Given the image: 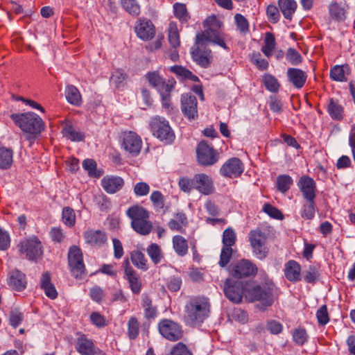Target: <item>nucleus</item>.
<instances>
[{
	"mask_svg": "<svg viewBox=\"0 0 355 355\" xmlns=\"http://www.w3.org/2000/svg\"><path fill=\"white\" fill-rule=\"evenodd\" d=\"M210 302L208 297L194 296L190 298L184 309V322L196 327L200 324L209 316Z\"/></svg>",
	"mask_w": 355,
	"mask_h": 355,
	"instance_id": "obj_1",
	"label": "nucleus"
},
{
	"mask_svg": "<svg viewBox=\"0 0 355 355\" xmlns=\"http://www.w3.org/2000/svg\"><path fill=\"white\" fill-rule=\"evenodd\" d=\"M10 118L26 134V139L31 141H34L45 128L42 119L33 112L12 114Z\"/></svg>",
	"mask_w": 355,
	"mask_h": 355,
	"instance_id": "obj_2",
	"label": "nucleus"
},
{
	"mask_svg": "<svg viewBox=\"0 0 355 355\" xmlns=\"http://www.w3.org/2000/svg\"><path fill=\"white\" fill-rule=\"evenodd\" d=\"M126 216L131 220L132 228L141 235H148L153 230L149 211L142 206L135 205L126 210Z\"/></svg>",
	"mask_w": 355,
	"mask_h": 355,
	"instance_id": "obj_3",
	"label": "nucleus"
},
{
	"mask_svg": "<svg viewBox=\"0 0 355 355\" xmlns=\"http://www.w3.org/2000/svg\"><path fill=\"white\" fill-rule=\"evenodd\" d=\"M245 299L248 302H259L264 307L270 306L274 302L272 288L267 284L252 286L245 289Z\"/></svg>",
	"mask_w": 355,
	"mask_h": 355,
	"instance_id": "obj_4",
	"label": "nucleus"
},
{
	"mask_svg": "<svg viewBox=\"0 0 355 355\" xmlns=\"http://www.w3.org/2000/svg\"><path fill=\"white\" fill-rule=\"evenodd\" d=\"M153 135L166 144H171L175 139V134L169 123L164 117L155 116L150 123Z\"/></svg>",
	"mask_w": 355,
	"mask_h": 355,
	"instance_id": "obj_5",
	"label": "nucleus"
},
{
	"mask_svg": "<svg viewBox=\"0 0 355 355\" xmlns=\"http://www.w3.org/2000/svg\"><path fill=\"white\" fill-rule=\"evenodd\" d=\"M157 328L162 336L171 342L180 340L184 336L182 326L171 319L161 320L157 324Z\"/></svg>",
	"mask_w": 355,
	"mask_h": 355,
	"instance_id": "obj_6",
	"label": "nucleus"
},
{
	"mask_svg": "<svg viewBox=\"0 0 355 355\" xmlns=\"http://www.w3.org/2000/svg\"><path fill=\"white\" fill-rule=\"evenodd\" d=\"M21 254L30 261H37L43 254L42 246L37 237L31 238L21 241L17 245Z\"/></svg>",
	"mask_w": 355,
	"mask_h": 355,
	"instance_id": "obj_7",
	"label": "nucleus"
},
{
	"mask_svg": "<svg viewBox=\"0 0 355 355\" xmlns=\"http://www.w3.org/2000/svg\"><path fill=\"white\" fill-rule=\"evenodd\" d=\"M68 263L73 277L78 278L85 271L83 255L81 249L77 245H72L68 252Z\"/></svg>",
	"mask_w": 355,
	"mask_h": 355,
	"instance_id": "obj_8",
	"label": "nucleus"
},
{
	"mask_svg": "<svg viewBox=\"0 0 355 355\" xmlns=\"http://www.w3.org/2000/svg\"><path fill=\"white\" fill-rule=\"evenodd\" d=\"M249 283L243 284L242 282L227 279L224 284V293L227 299L234 303H240L245 297V289Z\"/></svg>",
	"mask_w": 355,
	"mask_h": 355,
	"instance_id": "obj_9",
	"label": "nucleus"
},
{
	"mask_svg": "<svg viewBox=\"0 0 355 355\" xmlns=\"http://www.w3.org/2000/svg\"><path fill=\"white\" fill-rule=\"evenodd\" d=\"M249 239L256 257L259 259L266 258L268 252L266 246L267 241L266 232L261 230H252L250 233Z\"/></svg>",
	"mask_w": 355,
	"mask_h": 355,
	"instance_id": "obj_10",
	"label": "nucleus"
},
{
	"mask_svg": "<svg viewBox=\"0 0 355 355\" xmlns=\"http://www.w3.org/2000/svg\"><path fill=\"white\" fill-rule=\"evenodd\" d=\"M197 158L198 162L203 166H211L218 162L219 154L205 141H201L198 145Z\"/></svg>",
	"mask_w": 355,
	"mask_h": 355,
	"instance_id": "obj_11",
	"label": "nucleus"
},
{
	"mask_svg": "<svg viewBox=\"0 0 355 355\" xmlns=\"http://www.w3.org/2000/svg\"><path fill=\"white\" fill-rule=\"evenodd\" d=\"M191 57L194 62L203 68H207L211 61V51L205 46L203 42H196V46L192 48Z\"/></svg>",
	"mask_w": 355,
	"mask_h": 355,
	"instance_id": "obj_12",
	"label": "nucleus"
},
{
	"mask_svg": "<svg viewBox=\"0 0 355 355\" xmlns=\"http://www.w3.org/2000/svg\"><path fill=\"white\" fill-rule=\"evenodd\" d=\"M243 170L241 160L237 157H232L223 164L220 168V173L225 178H234L240 176Z\"/></svg>",
	"mask_w": 355,
	"mask_h": 355,
	"instance_id": "obj_13",
	"label": "nucleus"
},
{
	"mask_svg": "<svg viewBox=\"0 0 355 355\" xmlns=\"http://www.w3.org/2000/svg\"><path fill=\"white\" fill-rule=\"evenodd\" d=\"M181 110L188 119L198 118V101L196 97L191 94H183L181 96Z\"/></svg>",
	"mask_w": 355,
	"mask_h": 355,
	"instance_id": "obj_14",
	"label": "nucleus"
},
{
	"mask_svg": "<svg viewBox=\"0 0 355 355\" xmlns=\"http://www.w3.org/2000/svg\"><path fill=\"white\" fill-rule=\"evenodd\" d=\"M258 269L256 265L247 259H242L236 263L232 270V275L236 278L255 276Z\"/></svg>",
	"mask_w": 355,
	"mask_h": 355,
	"instance_id": "obj_15",
	"label": "nucleus"
},
{
	"mask_svg": "<svg viewBox=\"0 0 355 355\" xmlns=\"http://www.w3.org/2000/svg\"><path fill=\"white\" fill-rule=\"evenodd\" d=\"M297 187L304 200L315 199L317 187L313 178L307 175L302 176L297 182Z\"/></svg>",
	"mask_w": 355,
	"mask_h": 355,
	"instance_id": "obj_16",
	"label": "nucleus"
},
{
	"mask_svg": "<svg viewBox=\"0 0 355 355\" xmlns=\"http://www.w3.org/2000/svg\"><path fill=\"white\" fill-rule=\"evenodd\" d=\"M123 146L130 154L136 156L140 153L142 141L138 135L130 131L123 135Z\"/></svg>",
	"mask_w": 355,
	"mask_h": 355,
	"instance_id": "obj_17",
	"label": "nucleus"
},
{
	"mask_svg": "<svg viewBox=\"0 0 355 355\" xmlns=\"http://www.w3.org/2000/svg\"><path fill=\"white\" fill-rule=\"evenodd\" d=\"M197 42H210L220 46L225 50H228L225 40L224 35L213 28H207L205 31L196 35Z\"/></svg>",
	"mask_w": 355,
	"mask_h": 355,
	"instance_id": "obj_18",
	"label": "nucleus"
},
{
	"mask_svg": "<svg viewBox=\"0 0 355 355\" xmlns=\"http://www.w3.org/2000/svg\"><path fill=\"white\" fill-rule=\"evenodd\" d=\"M124 274L132 293L135 295L139 294L142 288L141 279L136 270L130 266L128 259L125 261Z\"/></svg>",
	"mask_w": 355,
	"mask_h": 355,
	"instance_id": "obj_19",
	"label": "nucleus"
},
{
	"mask_svg": "<svg viewBox=\"0 0 355 355\" xmlns=\"http://www.w3.org/2000/svg\"><path fill=\"white\" fill-rule=\"evenodd\" d=\"M196 189L204 195H209L214 191L211 178L205 173H198L194 175Z\"/></svg>",
	"mask_w": 355,
	"mask_h": 355,
	"instance_id": "obj_20",
	"label": "nucleus"
},
{
	"mask_svg": "<svg viewBox=\"0 0 355 355\" xmlns=\"http://www.w3.org/2000/svg\"><path fill=\"white\" fill-rule=\"evenodd\" d=\"M286 76L288 82L296 89L302 88L308 77L304 71L293 67L287 69Z\"/></svg>",
	"mask_w": 355,
	"mask_h": 355,
	"instance_id": "obj_21",
	"label": "nucleus"
},
{
	"mask_svg": "<svg viewBox=\"0 0 355 355\" xmlns=\"http://www.w3.org/2000/svg\"><path fill=\"white\" fill-rule=\"evenodd\" d=\"M137 35L143 40H151L155 34V28L149 19H140L135 27Z\"/></svg>",
	"mask_w": 355,
	"mask_h": 355,
	"instance_id": "obj_22",
	"label": "nucleus"
},
{
	"mask_svg": "<svg viewBox=\"0 0 355 355\" xmlns=\"http://www.w3.org/2000/svg\"><path fill=\"white\" fill-rule=\"evenodd\" d=\"M83 236L86 243L95 247H101L107 240L106 234L101 230H87Z\"/></svg>",
	"mask_w": 355,
	"mask_h": 355,
	"instance_id": "obj_23",
	"label": "nucleus"
},
{
	"mask_svg": "<svg viewBox=\"0 0 355 355\" xmlns=\"http://www.w3.org/2000/svg\"><path fill=\"white\" fill-rule=\"evenodd\" d=\"M124 185V180L119 176H105L101 180V186L108 193H115Z\"/></svg>",
	"mask_w": 355,
	"mask_h": 355,
	"instance_id": "obj_24",
	"label": "nucleus"
},
{
	"mask_svg": "<svg viewBox=\"0 0 355 355\" xmlns=\"http://www.w3.org/2000/svg\"><path fill=\"white\" fill-rule=\"evenodd\" d=\"M348 6L345 3L331 2L329 6V16L337 22L344 21L347 18Z\"/></svg>",
	"mask_w": 355,
	"mask_h": 355,
	"instance_id": "obj_25",
	"label": "nucleus"
},
{
	"mask_svg": "<svg viewBox=\"0 0 355 355\" xmlns=\"http://www.w3.org/2000/svg\"><path fill=\"white\" fill-rule=\"evenodd\" d=\"M301 270L300 264L295 260H289L284 264L285 277L291 282H297L301 280Z\"/></svg>",
	"mask_w": 355,
	"mask_h": 355,
	"instance_id": "obj_26",
	"label": "nucleus"
},
{
	"mask_svg": "<svg viewBox=\"0 0 355 355\" xmlns=\"http://www.w3.org/2000/svg\"><path fill=\"white\" fill-rule=\"evenodd\" d=\"M77 335L78 336L75 343V348L80 355H87L96 347L94 341L85 334L78 333Z\"/></svg>",
	"mask_w": 355,
	"mask_h": 355,
	"instance_id": "obj_27",
	"label": "nucleus"
},
{
	"mask_svg": "<svg viewBox=\"0 0 355 355\" xmlns=\"http://www.w3.org/2000/svg\"><path fill=\"white\" fill-rule=\"evenodd\" d=\"M27 284L26 275L20 270L15 269L10 272L8 284L17 291H21L26 288Z\"/></svg>",
	"mask_w": 355,
	"mask_h": 355,
	"instance_id": "obj_28",
	"label": "nucleus"
},
{
	"mask_svg": "<svg viewBox=\"0 0 355 355\" xmlns=\"http://www.w3.org/2000/svg\"><path fill=\"white\" fill-rule=\"evenodd\" d=\"M40 287L44 291L45 295L51 300L58 297V292L55 286L51 282V277L49 272H44L40 279Z\"/></svg>",
	"mask_w": 355,
	"mask_h": 355,
	"instance_id": "obj_29",
	"label": "nucleus"
},
{
	"mask_svg": "<svg viewBox=\"0 0 355 355\" xmlns=\"http://www.w3.org/2000/svg\"><path fill=\"white\" fill-rule=\"evenodd\" d=\"M64 137L71 141H83L85 139V135L78 128L73 126L71 122H67L62 130Z\"/></svg>",
	"mask_w": 355,
	"mask_h": 355,
	"instance_id": "obj_30",
	"label": "nucleus"
},
{
	"mask_svg": "<svg viewBox=\"0 0 355 355\" xmlns=\"http://www.w3.org/2000/svg\"><path fill=\"white\" fill-rule=\"evenodd\" d=\"M351 71L350 67L347 64L341 65H335L329 73L331 79L338 82H345L347 80V76Z\"/></svg>",
	"mask_w": 355,
	"mask_h": 355,
	"instance_id": "obj_31",
	"label": "nucleus"
},
{
	"mask_svg": "<svg viewBox=\"0 0 355 355\" xmlns=\"http://www.w3.org/2000/svg\"><path fill=\"white\" fill-rule=\"evenodd\" d=\"M141 306L144 310V318L148 320H152L156 318L157 315V309L153 304L151 298L146 295H144L141 299Z\"/></svg>",
	"mask_w": 355,
	"mask_h": 355,
	"instance_id": "obj_32",
	"label": "nucleus"
},
{
	"mask_svg": "<svg viewBox=\"0 0 355 355\" xmlns=\"http://www.w3.org/2000/svg\"><path fill=\"white\" fill-rule=\"evenodd\" d=\"M141 329V323L139 319L132 315L130 317L127 322L126 335L130 340L137 339L139 336Z\"/></svg>",
	"mask_w": 355,
	"mask_h": 355,
	"instance_id": "obj_33",
	"label": "nucleus"
},
{
	"mask_svg": "<svg viewBox=\"0 0 355 355\" xmlns=\"http://www.w3.org/2000/svg\"><path fill=\"white\" fill-rule=\"evenodd\" d=\"M168 71L175 74L182 80H190L193 82H199V78L188 69L181 65H174L168 68Z\"/></svg>",
	"mask_w": 355,
	"mask_h": 355,
	"instance_id": "obj_34",
	"label": "nucleus"
},
{
	"mask_svg": "<svg viewBox=\"0 0 355 355\" xmlns=\"http://www.w3.org/2000/svg\"><path fill=\"white\" fill-rule=\"evenodd\" d=\"M327 112L334 120L341 121L343 119L344 110L338 101L331 98L327 105Z\"/></svg>",
	"mask_w": 355,
	"mask_h": 355,
	"instance_id": "obj_35",
	"label": "nucleus"
},
{
	"mask_svg": "<svg viewBox=\"0 0 355 355\" xmlns=\"http://www.w3.org/2000/svg\"><path fill=\"white\" fill-rule=\"evenodd\" d=\"M278 5L284 17L291 19L297 8V3L294 0H279Z\"/></svg>",
	"mask_w": 355,
	"mask_h": 355,
	"instance_id": "obj_36",
	"label": "nucleus"
},
{
	"mask_svg": "<svg viewBox=\"0 0 355 355\" xmlns=\"http://www.w3.org/2000/svg\"><path fill=\"white\" fill-rule=\"evenodd\" d=\"M13 162V151L11 148L0 146V169L10 168Z\"/></svg>",
	"mask_w": 355,
	"mask_h": 355,
	"instance_id": "obj_37",
	"label": "nucleus"
},
{
	"mask_svg": "<svg viewBox=\"0 0 355 355\" xmlns=\"http://www.w3.org/2000/svg\"><path fill=\"white\" fill-rule=\"evenodd\" d=\"M130 259L132 264L143 271L148 270V260L143 252L139 250H133L130 253Z\"/></svg>",
	"mask_w": 355,
	"mask_h": 355,
	"instance_id": "obj_38",
	"label": "nucleus"
},
{
	"mask_svg": "<svg viewBox=\"0 0 355 355\" xmlns=\"http://www.w3.org/2000/svg\"><path fill=\"white\" fill-rule=\"evenodd\" d=\"M316 209L315 200H305L300 210L301 217L305 220H312L315 216Z\"/></svg>",
	"mask_w": 355,
	"mask_h": 355,
	"instance_id": "obj_39",
	"label": "nucleus"
},
{
	"mask_svg": "<svg viewBox=\"0 0 355 355\" xmlns=\"http://www.w3.org/2000/svg\"><path fill=\"white\" fill-rule=\"evenodd\" d=\"M173 246L175 252L180 257H183L188 252V242L186 239L180 235L173 237Z\"/></svg>",
	"mask_w": 355,
	"mask_h": 355,
	"instance_id": "obj_40",
	"label": "nucleus"
},
{
	"mask_svg": "<svg viewBox=\"0 0 355 355\" xmlns=\"http://www.w3.org/2000/svg\"><path fill=\"white\" fill-rule=\"evenodd\" d=\"M187 225V218L182 212H178L175 214V218L171 219L168 223V227L171 230L182 232L183 226Z\"/></svg>",
	"mask_w": 355,
	"mask_h": 355,
	"instance_id": "obj_41",
	"label": "nucleus"
},
{
	"mask_svg": "<svg viewBox=\"0 0 355 355\" xmlns=\"http://www.w3.org/2000/svg\"><path fill=\"white\" fill-rule=\"evenodd\" d=\"M65 96L67 101L73 105H79L81 103L82 98L80 93L73 85L67 86L65 89Z\"/></svg>",
	"mask_w": 355,
	"mask_h": 355,
	"instance_id": "obj_42",
	"label": "nucleus"
},
{
	"mask_svg": "<svg viewBox=\"0 0 355 355\" xmlns=\"http://www.w3.org/2000/svg\"><path fill=\"white\" fill-rule=\"evenodd\" d=\"M173 11L175 17L178 19L181 23L184 24L188 22L190 19V15L184 3H175L173 5Z\"/></svg>",
	"mask_w": 355,
	"mask_h": 355,
	"instance_id": "obj_43",
	"label": "nucleus"
},
{
	"mask_svg": "<svg viewBox=\"0 0 355 355\" xmlns=\"http://www.w3.org/2000/svg\"><path fill=\"white\" fill-rule=\"evenodd\" d=\"M168 39L173 49L178 48L180 44V34L175 23L171 22L168 29Z\"/></svg>",
	"mask_w": 355,
	"mask_h": 355,
	"instance_id": "obj_44",
	"label": "nucleus"
},
{
	"mask_svg": "<svg viewBox=\"0 0 355 355\" xmlns=\"http://www.w3.org/2000/svg\"><path fill=\"white\" fill-rule=\"evenodd\" d=\"M293 184L292 178L288 175H279L277 178L276 187L278 191L285 193Z\"/></svg>",
	"mask_w": 355,
	"mask_h": 355,
	"instance_id": "obj_45",
	"label": "nucleus"
},
{
	"mask_svg": "<svg viewBox=\"0 0 355 355\" xmlns=\"http://www.w3.org/2000/svg\"><path fill=\"white\" fill-rule=\"evenodd\" d=\"M147 254L155 264H158L163 259V253L159 245L151 243L146 249Z\"/></svg>",
	"mask_w": 355,
	"mask_h": 355,
	"instance_id": "obj_46",
	"label": "nucleus"
},
{
	"mask_svg": "<svg viewBox=\"0 0 355 355\" xmlns=\"http://www.w3.org/2000/svg\"><path fill=\"white\" fill-rule=\"evenodd\" d=\"M128 78L127 73L123 70L117 69L112 73L110 77V83L116 88L123 87Z\"/></svg>",
	"mask_w": 355,
	"mask_h": 355,
	"instance_id": "obj_47",
	"label": "nucleus"
},
{
	"mask_svg": "<svg viewBox=\"0 0 355 355\" xmlns=\"http://www.w3.org/2000/svg\"><path fill=\"white\" fill-rule=\"evenodd\" d=\"M150 200L155 211H166L165 198L159 191H153L150 196Z\"/></svg>",
	"mask_w": 355,
	"mask_h": 355,
	"instance_id": "obj_48",
	"label": "nucleus"
},
{
	"mask_svg": "<svg viewBox=\"0 0 355 355\" xmlns=\"http://www.w3.org/2000/svg\"><path fill=\"white\" fill-rule=\"evenodd\" d=\"M276 46L275 38L272 33H266L264 39V45L261 48L263 53L270 58Z\"/></svg>",
	"mask_w": 355,
	"mask_h": 355,
	"instance_id": "obj_49",
	"label": "nucleus"
},
{
	"mask_svg": "<svg viewBox=\"0 0 355 355\" xmlns=\"http://www.w3.org/2000/svg\"><path fill=\"white\" fill-rule=\"evenodd\" d=\"M83 168L88 173L89 177L99 178L101 172L97 171L96 162L92 159H86L83 162Z\"/></svg>",
	"mask_w": 355,
	"mask_h": 355,
	"instance_id": "obj_50",
	"label": "nucleus"
},
{
	"mask_svg": "<svg viewBox=\"0 0 355 355\" xmlns=\"http://www.w3.org/2000/svg\"><path fill=\"white\" fill-rule=\"evenodd\" d=\"M263 82L266 88L271 92H277L280 87L278 80L271 74H265L263 76Z\"/></svg>",
	"mask_w": 355,
	"mask_h": 355,
	"instance_id": "obj_51",
	"label": "nucleus"
},
{
	"mask_svg": "<svg viewBox=\"0 0 355 355\" xmlns=\"http://www.w3.org/2000/svg\"><path fill=\"white\" fill-rule=\"evenodd\" d=\"M121 4L130 15L138 16L140 14V6L136 0H121Z\"/></svg>",
	"mask_w": 355,
	"mask_h": 355,
	"instance_id": "obj_52",
	"label": "nucleus"
},
{
	"mask_svg": "<svg viewBox=\"0 0 355 355\" xmlns=\"http://www.w3.org/2000/svg\"><path fill=\"white\" fill-rule=\"evenodd\" d=\"M166 355H193V354L186 344L179 342L172 347Z\"/></svg>",
	"mask_w": 355,
	"mask_h": 355,
	"instance_id": "obj_53",
	"label": "nucleus"
},
{
	"mask_svg": "<svg viewBox=\"0 0 355 355\" xmlns=\"http://www.w3.org/2000/svg\"><path fill=\"white\" fill-rule=\"evenodd\" d=\"M286 58L292 65H298L302 63L303 58L301 54L293 48H288L286 53Z\"/></svg>",
	"mask_w": 355,
	"mask_h": 355,
	"instance_id": "obj_54",
	"label": "nucleus"
},
{
	"mask_svg": "<svg viewBox=\"0 0 355 355\" xmlns=\"http://www.w3.org/2000/svg\"><path fill=\"white\" fill-rule=\"evenodd\" d=\"M293 338L297 345H303L308 340L309 336L304 328H297L293 332Z\"/></svg>",
	"mask_w": 355,
	"mask_h": 355,
	"instance_id": "obj_55",
	"label": "nucleus"
},
{
	"mask_svg": "<svg viewBox=\"0 0 355 355\" xmlns=\"http://www.w3.org/2000/svg\"><path fill=\"white\" fill-rule=\"evenodd\" d=\"M62 221L64 225L73 227L76 223V214L72 208L64 207L62 210Z\"/></svg>",
	"mask_w": 355,
	"mask_h": 355,
	"instance_id": "obj_56",
	"label": "nucleus"
},
{
	"mask_svg": "<svg viewBox=\"0 0 355 355\" xmlns=\"http://www.w3.org/2000/svg\"><path fill=\"white\" fill-rule=\"evenodd\" d=\"M236 240V236L233 229L228 227L223 232V245L227 247H232Z\"/></svg>",
	"mask_w": 355,
	"mask_h": 355,
	"instance_id": "obj_57",
	"label": "nucleus"
},
{
	"mask_svg": "<svg viewBox=\"0 0 355 355\" xmlns=\"http://www.w3.org/2000/svg\"><path fill=\"white\" fill-rule=\"evenodd\" d=\"M319 277L320 273L318 268L315 266H310L304 272V279L307 283L315 284Z\"/></svg>",
	"mask_w": 355,
	"mask_h": 355,
	"instance_id": "obj_58",
	"label": "nucleus"
},
{
	"mask_svg": "<svg viewBox=\"0 0 355 355\" xmlns=\"http://www.w3.org/2000/svg\"><path fill=\"white\" fill-rule=\"evenodd\" d=\"M180 189L186 193L191 192L193 189H196L194 177L189 178L187 177L181 178L178 182Z\"/></svg>",
	"mask_w": 355,
	"mask_h": 355,
	"instance_id": "obj_59",
	"label": "nucleus"
},
{
	"mask_svg": "<svg viewBox=\"0 0 355 355\" xmlns=\"http://www.w3.org/2000/svg\"><path fill=\"white\" fill-rule=\"evenodd\" d=\"M234 20L237 29L242 33L249 31V23L247 19L241 14L237 13L234 15Z\"/></svg>",
	"mask_w": 355,
	"mask_h": 355,
	"instance_id": "obj_60",
	"label": "nucleus"
},
{
	"mask_svg": "<svg viewBox=\"0 0 355 355\" xmlns=\"http://www.w3.org/2000/svg\"><path fill=\"white\" fill-rule=\"evenodd\" d=\"M251 62L261 71L266 70L268 68L269 63L267 60L261 58V55L259 52H254L252 54Z\"/></svg>",
	"mask_w": 355,
	"mask_h": 355,
	"instance_id": "obj_61",
	"label": "nucleus"
},
{
	"mask_svg": "<svg viewBox=\"0 0 355 355\" xmlns=\"http://www.w3.org/2000/svg\"><path fill=\"white\" fill-rule=\"evenodd\" d=\"M133 192L137 197L146 196L150 192V186L147 182H139L134 185Z\"/></svg>",
	"mask_w": 355,
	"mask_h": 355,
	"instance_id": "obj_62",
	"label": "nucleus"
},
{
	"mask_svg": "<svg viewBox=\"0 0 355 355\" xmlns=\"http://www.w3.org/2000/svg\"><path fill=\"white\" fill-rule=\"evenodd\" d=\"M263 211L272 218L278 220L284 218V215L282 211L270 204H265L263 207Z\"/></svg>",
	"mask_w": 355,
	"mask_h": 355,
	"instance_id": "obj_63",
	"label": "nucleus"
},
{
	"mask_svg": "<svg viewBox=\"0 0 355 355\" xmlns=\"http://www.w3.org/2000/svg\"><path fill=\"white\" fill-rule=\"evenodd\" d=\"M89 318L91 322L98 328L105 327L107 324L105 317L98 312H92Z\"/></svg>",
	"mask_w": 355,
	"mask_h": 355,
	"instance_id": "obj_64",
	"label": "nucleus"
}]
</instances>
